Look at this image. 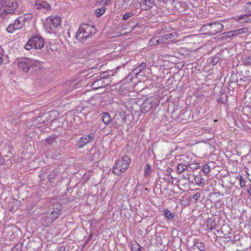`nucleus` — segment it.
Returning a JSON list of instances; mask_svg holds the SVG:
<instances>
[{"label": "nucleus", "mask_w": 251, "mask_h": 251, "mask_svg": "<svg viewBox=\"0 0 251 251\" xmlns=\"http://www.w3.org/2000/svg\"><path fill=\"white\" fill-rule=\"evenodd\" d=\"M33 18V15L31 13H27L25 14L23 16L20 17L19 18L20 19V21L22 22L23 24H25V23L28 22Z\"/></svg>", "instance_id": "nucleus-20"}, {"label": "nucleus", "mask_w": 251, "mask_h": 251, "mask_svg": "<svg viewBox=\"0 0 251 251\" xmlns=\"http://www.w3.org/2000/svg\"><path fill=\"white\" fill-rule=\"evenodd\" d=\"M151 167L149 164H147L146 166L145 167L144 170V175L146 176H150V173H151Z\"/></svg>", "instance_id": "nucleus-30"}, {"label": "nucleus", "mask_w": 251, "mask_h": 251, "mask_svg": "<svg viewBox=\"0 0 251 251\" xmlns=\"http://www.w3.org/2000/svg\"><path fill=\"white\" fill-rule=\"evenodd\" d=\"M238 80L237 75L234 74H232L229 78V81L231 83L237 82Z\"/></svg>", "instance_id": "nucleus-39"}, {"label": "nucleus", "mask_w": 251, "mask_h": 251, "mask_svg": "<svg viewBox=\"0 0 251 251\" xmlns=\"http://www.w3.org/2000/svg\"><path fill=\"white\" fill-rule=\"evenodd\" d=\"M75 36L79 42L84 43L88 39L85 37V34L82 32V31H80V27L76 32Z\"/></svg>", "instance_id": "nucleus-17"}, {"label": "nucleus", "mask_w": 251, "mask_h": 251, "mask_svg": "<svg viewBox=\"0 0 251 251\" xmlns=\"http://www.w3.org/2000/svg\"><path fill=\"white\" fill-rule=\"evenodd\" d=\"M250 188L248 190L247 192L249 194V195H251V185H250Z\"/></svg>", "instance_id": "nucleus-60"}, {"label": "nucleus", "mask_w": 251, "mask_h": 251, "mask_svg": "<svg viewBox=\"0 0 251 251\" xmlns=\"http://www.w3.org/2000/svg\"><path fill=\"white\" fill-rule=\"evenodd\" d=\"M102 82L103 85V87H105L107 85H108L110 82H111V80L110 77H104L102 79Z\"/></svg>", "instance_id": "nucleus-42"}, {"label": "nucleus", "mask_w": 251, "mask_h": 251, "mask_svg": "<svg viewBox=\"0 0 251 251\" xmlns=\"http://www.w3.org/2000/svg\"><path fill=\"white\" fill-rule=\"evenodd\" d=\"M220 58L218 56H215L212 58V59L211 61V63L213 65H215L217 64V63L219 61Z\"/></svg>", "instance_id": "nucleus-47"}, {"label": "nucleus", "mask_w": 251, "mask_h": 251, "mask_svg": "<svg viewBox=\"0 0 251 251\" xmlns=\"http://www.w3.org/2000/svg\"><path fill=\"white\" fill-rule=\"evenodd\" d=\"M203 172L206 174H208L210 172V168L208 164H205L202 168Z\"/></svg>", "instance_id": "nucleus-45"}, {"label": "nucleus", "mask_w": 251, "mask_h": 251, "mask_svg": "<svg viewBox=\"0 0 251 251\" xmlns=\"http://www.w3.org/2000/svg\"><path fill=\"white\" fill-rule=\"evenodd\" d=\"M232 33L229 34V32H228V35H227L228 37H232L233 36H229L231 35Z\"/></svg>", "instance_id": "nucleus-62"}, {"label": "nucleus", "mask_w": 251, "mask_h": 251, "mask_svg": "<svg viewBox=\"0 0 251 251\" xmlns=\"http://www.w3.org/2000/svg\"><path fill=\"white\" fill-rule=\"evenodd\" d=\"M247 28H239L235 30L231 31L229 32V33H232L231 36H234L235 35H239L243 33H245L247 31Z\"/></svg>", "instance_id": "nucleus-24"}, {"label": "nucleus", "mask_w": 251, "mask_h": 251, "mask_svg": "<svg viewBox=\"0 0 251 251\" xmlns=\"http://www.w3.org/2000/svg\"><path fill=\"white\" fill-rule=\"evenodd\" d=\"M201 197V194L200 193H196L193 196V199L195 201H197Z\"/></svg>", "instance_id": "nucleus-52"}, {"label": "nucleus", "mask_w": 251, "mask_h": 251, "mask_svg": "<svg viewBox=\"0 0 251 251\" xmlns=\"http://www.w3.org/2000/svg\"><path fill=\"white\" fill-rule=\"evenodd\" d=\"M111 0H95L97 5L103 4V5H107L109 3Z\"/></svg>", "instance_id": "nucleus-37"}, {"label": "nucleus", "mask_w": 251, "mask_h": 251, "mask_svg": "<svg viewBox=\"0 0 251 251\" xmlns=\"http://www.w3.org/2000/svg\"><path fill=\"white\" fill-rule=\"evenodd\" d=\"M182 177L184 179L187 180L189 178V176L188 174H186L185 175H183Z\"/></svg>", "instance_id": "nucleus-56"}, {"label": "nucleus", "mask_w": 251, "mask_h": 251, "mask_svg": "<svg viewBox=\"0 0 251 251\" xmlns=\"http://www.w3.org/2000/svg\"><path fill=\"white\" fill-rule=\"evenodd\" d=\"M227 248V251H239L238 249H236V246L233 242H231L230 245H228Z\"/></svg>", "instance_id": "nucleus-33"}, {"label": "nucleus", "mask_w": 251, "mask_h": 251, "mask_svg": "<svg viewBox=\"0 0 251 251\" xmlns=\"http://www.w3.org/2000/svg\"><path fill=\"white\" fill-rule=\"evenodd\" d=\"M251 80V75H244L243 77H242L240 79L239 81L240 82L242 81H249Z\"/></svg>", "instance_id": "nucleus-46"}, {"label": "nucleus", "mask_w": 251, "mask_h": 251, "mask_svg": "<svg viewBox=\"0 0 251 251\" xmlns=\"http://www.w3.org/2000/svg\"><path fill=\"white\" fill-rule=\"evenodd\" d=\"M243 84H240L239 85L241 86V85H243Z\"/></svg>", "instance_id": "nucleus-63"}, {"label": "nucleus", "mask_w": 251, "mask_h": 251, "mask_svg": "<svg viewBox=\"0 0 251 251\" xmlns=\"http://www.w3.org/2000/svg\"><path fill=\"white\" fill-rule=\"evenodd\" d=\"M187 168V166L186 165L179 164L177 167V171L178 173H181Z\"/></svg>", "instance_id": "nucleus-29"}, {"label": "nucleus", "mask_w": 251, "mask_h": 251, "mask_svg": "<svg viewBox=\"0 0 251 251\" xmlns=\"http://www.w3.org/2000/svg\"><path fill=\"white\" fill-rule=\"evenodd\" d=\"M101 119H102L103 123L108 125L110 123L112 118L108 112H104L101 114Z\"/></svg>", "instance_id": "nucleus-19"}, {"label": "nucleus", "mask_w": 251, "mask_h": 251, "mask_svg": "<svg viewBox=\"0 0 251 251\" xmlns=\"http://www.w3.org/2000/svg\"><path fill=\"white\" fill-rule=\"evenodd\" d=\"M18 7L16 2L9 0H0V17L4 19L8 14L14 13Z\"/></svg>", "instance_id": "nucleus-1"}, {"label": "nucleus", "mask_w": 251, "mask_h": 251, "mask_svg": "<svg viewBox=\"0 0 251 251\" xmlns=\"http://www.w3.org/2000/svg\"><path fill=\"white\" fill-rule=\"evenodd\" d=\"M94 235V233L92 232H91L90 233L88 238L86 239L84 245H83L82 248H84L86 246V245L89 243V242L92 239Z\"/></svg>", "instance_id": "nucleus-43"}, {"label": "nucleus", "mask_w": 251, "mask_h": 251, "mask_svg": "<svg viewBox=\"0 0 251 251\" xmlns=\"http://www.w3.org/2000/svg\"><path fill=\"white\" fill-rule=\"evenodd\" d=\"M158 100L154 97H149L145 99L140 105V110L142 113H145L149 112L153 105L158 104Z\"/></svg>", "instance_id": "nucleus-5"}, {"label": "nucleus", "mask_w": 251, "mask_h": 251, "mask_svg": "<svg viewBox=\"0 0 251 251\" xmlns=\"http://www.w3.org/2000/svg\"><path fill=\"white\" fill-rule=\"evenodd\" d=\"M91 83H92L91 86L93 89H98L100 88L103 87V84L102 82V79L104 78L103 76H101L100 74L99 73L95 74L89 77L91 78Z\"/></svg>", "instance_id": "nucleus-6"}, {"label": "nucleus", "mask_w": 251, "mask_h": 251, "mask_svg": "<svg viewBox=\"0 0 251 251\" xmlns=\"http://www.w3.org/2000/svg\"><path fill=\"white\" fill-rule=\"evenodd\" d=\"M61 19L59 17H48L44 23L45 30L50 33H54L56 29L61 26Z\"/></svg>", "instance_id": "nucleus-3"}, {"label": "nucleus", "mask_w": 251, "mask_h": 251, "mask_svg": "<svg viewBox=\"0 0 251 251\" xmlns=\"http://www.w3.org/2000/svg\"><path fill=\"white\" fill-rule=\"evenodd\" d=\"M227 96L226 94H222L220 98L218 99V102L220 103H225L227 101Z\"/></svg>", "instance_id": "nucleus-31"}, {"label": "nucleus", "mask_w": 251, "mask_h": 251, "mask_svg": "<svg viewBox=\"0 0 251 251\" xmlns=\"http://www.w3.org/2000/svg\"><path fill=\"white\" fill-rule=\"evenodd\" d=\"M61 168L57 167L53 169L48 175V178L50 182H53L55 180V176H59L61 173Z\"/></svg>", "instance_id": "nucleus-14"}, {"label": "nucleus", "mask_w": 251, "mask_h": 251, "mask_svg": "<svg viewBox=\"0 0 251 251\" xmlns=\"http://www.w3.org/2000/svg\"><path fill=\"white\" fill-rule=\"evenodd\" d=\"M36 123H38L41 125V126H42L41 125L43 124L44 125H46L48 124V121H45V120H43V117L42 116H39L35 121Z\"/></svg>", "instance_id": "nucleus-36"}, {"label": "nucleus", "mask_w": 251, "mask_h": 251, "mask_svg": "<svg viewBox=\"0 0 251 251\" xmlns=\"http://www.w3.org/2000/svg\"><path fill=\"white\" fill-rule=\"evenodd\" d=\"M164 43H166L163 35L153 37L149 42V45L151 46H154Z\"/></svg>", "instance_id": "nucleus-13"}, {"label": "nucleus", "mask_w": 251, "mask_h": 251, "mask_svg": "<svg viewBox=\"0 0 251 251\" xmlns=\"http://www.w3.org/2000/svg\"><path fill=\"white\" fill-rule=\"evenodd\" d=\"M3 54L1 52H0V63L1 62H2V60H3V59H2V57H3Z\"/></svg>", "instance_id": "nucleus-58"}, {"label": "nucleus", "mask_w": 251, "mask_h": 251, "mask_svg": "<svg viewBox=\"0 0 251 251\" xmlns=\"http://www.w3.org/2000/svg\"><path fill=\"white\" fill-rule=\"evenodd\" d=\"M35 7L37 9L48 10L50 8V5L47 2L41 1H37L35 3Z\"/></svg>", "instance_id": "nucleus-16"}, {"label": "nucleus", "mask_w": 251, "mask_h": 251, "mask_svg": "<svg viewBox=\"0 0 251 251\" xmlns=\"http://www.w3.org/2000/svg\"><path fill=\"white\" fill-rule=\"evenodd\" d=\"M195 181L197 184L200 185L205 183V178L201 175H199L195 176Z\"/></svg>", "instance_id": "nucleus-25"}, {"label": "nucleus", "mask_w": 251, "mask_h": 251, "mask_svg": "<svg viewBox=\"0 0 251 251\" xmlns=\"http://www.w3.org/2000/svg\"><path fill=\"white\" fill-rule=\"evenodd\" d=\"M140 5L143 10H149L155 5V1L154 0H142Z\"/></svg>", "instance_id": "nucleus-12"}, {"label": "nucleus", "mask_w": 251, "mask_h": 251, "mask_svg": "<svg viewBox=\"0 0 251 251\" xmlns=\"http://www.w3.org/2000/svg\"><path fill=\"white\" fill-rule=\"evenodd\" d=\"M131 159L127 155H124L121 160H116L112 169V173L120 176L126 171L129 167Z\"/></svg>", "instance_id": "nucleus-2"}, {"label": "nucleus", "mask_w": 251, "mask_h": 251, "mask_svg": "<svg viewBox=\"0 0 251 251\" xmlns=\"http://www.w3.org/2000/svg\"><path fill=\"white\" fill-rule=\"evenodd\" d=\"M33 65V62L30 58H22L18 61V67L25 72H27Z\"/></svg>", "instance_id": "nucleus-9"}, {"label": "nucleus", "mask_w": 251, "mask_h": 251, "mask_svg": "<svg viewBox=\"0 0 251 251\" xmlns=\"http://www.w3.org/2000/svg\"><path fill=\"white\" fill-rule=\"evenodd\" d=\"M141 246H140L137 242L133 244L131 248V251H141Z\"/></svg>", "instance_id": "nucleus-34"}, {"label": "nucleus", "mask_w": 251, "mask_h": 251, "mask_svg": "<svg viewBox=\"0 0 251 251\" xmlns=\"http://www.w3.org/2000/svg\"><path fill=\"white\" fill-rule=\"evenodd\" d=\"M7 147L9 149V150H8V153H12V151H11V150H10V149L9 147V146H7Z\"/></svg>", "instance_id": "nucleus-61"}, {"label": "nucleus", "mask_w": 251, "mask_h": 251, "mask_svg": "<svg viewBox=\"0 0 251 251\" xmlns=\"http://www.w3.org/2000/svg\"><path fill=\"white\" fill-rule=\"evenodd\" d=\"M165 43L172 42L175 40L178 37L176 32H172L163 35Z\"/></svg>", "instance_id": "nucleus-15"}, {"label": "nucleus", "mask_w": 251, "mask_h": 251, "mask_svg": "<svg viewBox=\"0 0 251 251\" xmlns=\"http://www.w3.org/2000/svg\"><path fill=\"white\" fill-rule=\"evenodd\" d=\"M163 215L168 220H173L175 218V214L168 209L163 210Z\"/></svg>", "instance_id": "nucleus-23"}, {"label": "nucleus", "mask_w": 251, "mask_h": 251, "mask_svg": "<svg viewBox=\"0 0 251 251\" xmlns=\"http://www.w3.org/2000/svg\"><path fill=\"white\" fill-rule=\"evenodd\" d=\"M4 159L3 158V157H2V156L0 154V165L4 163Z\"/></svg>", "instance_id": "nucleus-54"}, {"label": "nucleus", "mask_w": 251, "mask_h": 251, "mask_svg": "<svg viewBox=\"0 0 251 251\" xmlns=\"http://www.w3.org/2000/svg\"><path fill=\"white\" fill-rule=\"evenodd\" d=\"M23 246L22 243H18L12 249L11 251H22Z\"/></svg>", "instance_id": "nucleus-35"}, {"label": "nucleus", "mask_w": 251, "mask_h": 251, "mask_svg": "<svg viewBox=\"0 0 251 251\" xmlns=\"http://www.w3.org/2000/svg\"><path fill=\"white\" fill-rule=\"evenodd\" d=\"M134 15V14L132 12H129V13H125V14L123 15L122 19L123 20L126 21V20H128L129 18H130L132 16H133Z\"/></svg>", "instance_id": "nucleus-41"}, {"label": "nucleus", "mask_w": 251, "mask_h": 251, "mask_svg": "<svg viewBox=\"0 0 251 251\" xmlns=\"http://www.w3.org/2000/svg\"><path fill=\"white\" fill-rule=\"evenodd\" d=\"M29 43L33 44L35 49H41L45 45L44 39L40 35L31 37L29 39Z\"/></svg>", "instance_id": "nucleus-10"}, {"label": "nucleus", "mask_w": 251, "mask_h": 251, "mask_svg": "<svg viewBox=\"0 0 251 251\" xmlns=\"http://www.w3.org/2000/svg\"><path fill=\"white\" fill-rule=\"evenodd\" d=\"M250 13H249L247 14H244V19H246L245 20L247 22V23H251V14H250Z\"/></svg>", "instance_id": "nucleus-48"}, {"label": "nucleus", "mask_w": 251, "mask_h": 251, "mask_svg": "<svg viewBox=\"0 0 251 251\" xmlns=\"http://www.w3.org/2000/svg\"><path fill=\"white\" fill-rule=\"evenodd\" d=\"M206 227L210 230H212L216 228L217 225L214 220L209 219L206 221Z\"/></svg>", "instance_id": "nucleus-21"}, {"label": "nucleus", "mask_w": 251, "mask_h": 251, "mask_svg": "<svg viewBox=\"0 0 251 251\" xmlns=\"http://www.w3.org/2000/svg\"><path fill=\"white\" fill-rule=\"evenodd\" d=\"M106 10V8L104 6H102L100 8H98L96 10L95 14L97 17H100L103 15Z\"/></svg>", "instance_id": "nucleus-26"}, {"label": "nucleus", "mask_w": 251, "mask_h": 251, "mask_svg": "<svg viewBox=\"0 0 251 251\" xmlns=\"http://www.w3.org/2000/svg\"><path fill=\"white\" fill-rule=\"evenodd\" d=\"M196 248L200 251H204L205 249L204 244L199 241H196L194 242L193 249L194 250Z\"/></svg>", "instance_id": "nucleus-22"}, {"label": "nucleus", "mask_w": 251, "mask_h": 251, "mask_svg": "<svg viewBox=\"0 0 251 251\" xmlns=\"http://www.w3.org/2000/svg\"><path fill=\"white\" fill-rule=\"evenodd\" d=\"M240 180V185L241 188L243 187L245 185V181L244 180V177L243 176H240L239 178Z\"/></svg>", "instance_id": "nucleus-50"}, {"label": "nucleus", "mask_w": 251, "mask_h": 251, "mask_svg": "<svg viewBox=\"0 0 251 251\" xmlns=\"http://www.w3.org/2000/svg\"><path fill=\"white\" fill-rule=\"evenodd\" d=\"M80 31L85 34L87 39L92 37L97 32V28L93 25L82 24L80 26Z\"/></svg>", "instance_id": "nucleus-7"}, {"label": "nucleus", "mask_w": 251, "mask_h": 251, "mask_svg": "<svg viewBox=\"0 0 251 251\" xmlns=\"http://www.w3.org/2000/svg\"><path fill=\"white\" fill-rule=\"evenodd\" d=\"M100 75L104 77H110V76L113 75V73L111 71H108L104 72L100 74Z\"/></svg>", "instance_id": "nucleus-38"}, {"label": "nucleus", "mask_w": 251, "mask_h": 251, "mask_svg": "<svg viewBox=\"0 0 251 251\" xmlns=\"http://www.w3.org/2000/svg\"><path fill=\"white\" fill-rule=\"evenodd\" d=\"M57 136L55 135H51L47 138L46 140V143L50 145H52L54 141L57 139Z\"/></svg>", "instance_id": "nucleus-27"}, {"label": "nucleus", "mask_w": 251, "mask_h": 251, "mask_svg": "<svg viewBox=\"0 0 251 251\" xmlns=\"http://www.w3.org/2000/svg\"><path fill=\"white\" fill-rule=\"evenodd\" d=\"M20 20L18 18L15 21L14 23L9 25L6 29V31L10 33H12L15 30L19 29L24 26L25 24H23Z\"/></svg>", "instance_id": "nucleus-11"}, {"label": "nucleus", "mask_w": 251, "mask_h": 251, "mask_svg": "<svg viewBox=\"0 0 251 251\" xmlns=\"http://www.w3.org/2000/svg\"><path fill=\"white\" fill-rule=\"evenodd\" d=\"M55 220L49 213L47 215L45 221L48 225H51Z\"/></svg>", "instance_id": "nucleus-32"}, {"label": "nucleus", "mask_w": 251, "mask_h": 251, "mask_svg": "<svg viewBox=\"0 0 251 251\" xmlns=\"http://www.w3.org/2000/svg\"><path fill=\"white\" fill-rule=\"evenodd\" d=\"M202 27L206 28L208 30L209 34L214 35L220 32L223 30L224 26L219 22H213L204 25Z\"/></svg>", "instance_id": "nucleus-4"}, {"label": "nucleus", "mask_w": 251, "mask_h": 251, "mask_svg": "<svg viewBox=\"0 0 251 251\" xmlns=\"http://www.w3.org/2000/svg\"><path fill=\"white\" fill-rule=\"evenodd\" d=\"M243 62L245 65L251 66V56L246 57L243 60Z\"/></svg>", "instance_id": "nucleus-44"}, {"label": "nucleus", "mask_w": 251, "mask_h": 251, "mask_svg": "<svg viewBox=\"0 0 251 251\" xmlns=\"http://www.w3.org/2000/svg\"><path fill=\"white\" fill-rule=\"evenodd\" d=\"M147 65L144 62L140 63L138 66H137L133 71L132 73L135 75H138L146 68Z\"/></svg>", "instance_id": "nucleus-18"}, {"label": "nucleus", "mask_w": 251, "mask_h": 251, "mask_svg": "<svg viewBox=\"0 0 251 251\" xmlns=\"http://www.w3.org/2000/svg\"><path fill=\"white\" fill-rule=\"evenodd\" d=\"M53 114L55 117H58L59 115V113L57 111H53L50 112V114Z\"/></svg>", "instance_id": "nucleus-53"}, {"label": "nucleus", "mask_w": 251, "mask_h": 251, "mask_svg": "<svg viewBox=\"0 0 251 251\" xmlns=\"http://www.w3.org/2000/svg\"><path fill=\"white\" fill-rule=\"evenodd\" d=\"M57 251H65V248L64 246L60 247Z\"/></svg>", "instance_id": "nucleus-57"}, {"label": "nucleus", "mask_w": 251, "mask_h": 251, "mask_svg": "<svg viewBox=\"0 0 251 251\" xmlns=\"http://www.w3.org/2000/svg\"><path fill=\"white\" fill-rule=\"evenodd\" d=\"M249 71L247 70L245 72V75H249Z\"/></svg>", "instance_id": "nucleus-59"}, {"label": "nucleus", "mask_w": 251, "mask_h": 251, "mask_svg": "<svg viewBox=\"0 0 251 251\" xmlns=\"http://www.w3.org/2000/svg\"><path fill=\"white\" fill-rule=\"evenodd\" d=\"M61 211L59 209L55 210L54 209L50 213H49L50 215L52 216L53 219L55 221L58 218V216L60 214Z\"/></svg>", "instance_id": "nucleus-28"}, {"label": "nucleus", "mask_w": 251, "mask_h": 251, "mask_svg": "<svg viewBox=\"0 0 251 251\" xmlns=\"http://www.w3.org/2000/svg\"><path fill=\"white\" fill-rule=\"evenodd\" d=\"M158 1L163 3H167L169 0H157Z\"/></svg>", "instance_id": "nucleus-55"}, {"label": "nucleus", "mask_w": 251, "mask_h": 251, "mask_svg": "<svg viewBox=\"0 0 251 251\" xmlns=\"http://www.w3.org/2000/svg\"><path fill=\"white\" fill-rule=\"evenodd\" d=\"M244 15L241 16H240L238 18V22L240 23H247L246 21H245L246 20V19H244Z\"/></svg>", "instance_id": "nucleus-51"}, {"label": "nucleus", "mask_w": 251, "mask_h": 251, "mask_svg": "<svg viewBox=\"0 0 251 251\" xmlns=\"http://www.w3.org/2000/svg\"><path fill=\"white\" fill-rule=\"evenodd\" d=\"M95 136L93 134L83 135L76 142L79 149L83 148L87 144L94 141Z\"/></svg>", "instance_id": "nucleus-8"}, {"label": "nucleus", "mask_w": 251, "mask_h": 251, "mask_svg": "<svg viewBox=\"0 0 251 251\" xmlns=\"http://www.w3.org/2000/svg\"><path fill=\"white\" fill-rule=\"evenodd\" d=\"M244 11L245 12H248V13L251 12V1H248L246 3L244 7Z\"/></svg>", "instance_id": "nucleus-40"}, {"label": "nucleus", "mask_w": 251, "mask_h": 251, "mask_svg": "<svg viewBox=\"0 0 251 251\" xmlns=\"http://www.w3.org/2000/svg\"><path fill=\"white\" fill-rule=\"evenodd\" d=\"M32 48H34L33 44L29 43V40L28 41L27 43L25 46V48L26 50H30Z\"/></svg>", "instance_id": "nucleus-49"}]
</instances>
